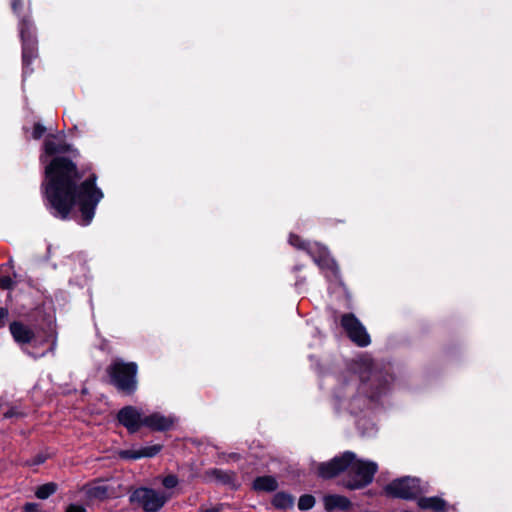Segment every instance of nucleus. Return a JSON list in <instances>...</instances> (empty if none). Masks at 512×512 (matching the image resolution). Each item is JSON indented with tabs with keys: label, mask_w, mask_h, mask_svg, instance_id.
Here are the masks:
<instances>
[{
	"label": "nucleus",
	"mask_w": 512,
	"mask_h": 512,
	"mask_svg": "<svg viewBox=\"0 0 512 512\" xmlns=\"http://www.w3.org/2000/svg\"><path fill=\"white\" fill-rule=\"evenodd\" d=\"M171 497L172 493L170 492L140 487L131 494L130 501L140 506L145 512H157Z\"/></svg>",
	"instance_id": "4"
},
{
	"label": "nucleus",
	"mask_w": 512,
	"mask_h": 512,
	"mask_svg": "<svg viewBox=\"0 0 512 512\" xmlns=\"http://www.w3.org/2000/svg\"><path fill=\"white\" fill-rule=\"evenodd\" d=\"M361 379L366 380V379H368V377H366L365 375H361Z\"/></svg>",
	"instance_id": "34"
},
{
	"label": "nucleus",
	"mask_w": 512,
	"mask_h": 512,
	"mask_svg": "<svg viewBox=\"0 0 512 512\" xmlns=\"http://www.w3.org/2000/svg\"><path fill=\"white\" fill-rule=\"evenodd\" d=\"M384 381H385L386 384H388V383H390L392 381V377L390 375H386L384 377Z\"/></svg>",
	"instance_id": "32"
},
{
	"label": "nucleus",
	"mask_w": 512,
	"mask_h": 512,
	"mask_svg": "<svg viewBox=\"0 0 512 512\" xmlns=\"http://www.w3.org/2000/svg\"><path fill=\"white\" fill-rule=\"evenodd\" d=\"M278 483L272 476L258 477L253 482V488L257 491L271 492L276 490Z\"/></svg>",
	"instance_id": "15"
},
{
	"label": "nucleus",
	"mask_w": 512,
	"mask_h": 512,
	"mask_svg": "<svg viewBox=\"0 0 512 512\" xmlns=\"http://www.w3.org/2000/svg\"><path fill=\"white\" fill-rule=\"evenodd\" d=\"M421 509H428L434 512H443L446 510V502L439 497H421L417 501Z\"/></svg>",
	"instance_id": "13"
},
{
	"label": "nucleus",
	"mask_w": 512,
	"mask_h": 512,
	"mask_svg": "<svg viewBox=\"0 0 512 512\" xmlns=\"http://www.w3.org/2000/svg\"><path fill=\"white\" fill-rule=\"evenodd\" d=\"M324 505L327 510H345L349 507V500L340 495H328L324 498Z\"/></svg>",
	"instance_id": "16"
},
{
	"label": "nucleus",
	"mask_w": 512,
	"mask_h": 512,
	"mask_svg": "<svg viewBox=\"0 0 512 512\" xmlns=\"http://www.w3.org/2000/svg\"><path fill=\"white\" fill-rule=\"evenodd\" d=\"M0 286L3 289H11L13 286V281L10 277H2L0 279Z\"/></svg>",
	"instance_id": "26"
},
{
	"label": "nucleus",
	"mask_w": 512,
	"mask_h": 512,
	"mask_svg": "<svg viewBox=\"0 0 512 512\" xmlns=\"http://www.w3.org/2000/svg\"><path fill=\"white\" fill-rule=\"evenodd\" d=\"M289 243L296 248L306 250L330 282L339 281L337 264L334 259L330 257L324 246L318 243L302 242L300 238L294 234L289 236Z\"/></svg>",
	"instance_id": "2"
},
{
	"label": "nucleus",
	"mask_w": 512,
	"mask_h": 512,
	"mask_svg": "<svg viewBox=\"0 0 512 512\" xmlns=\"http://www.w3.org/2000/svg\"><path fill=\"white\" fill-rule=\"evenodd\" d=\"M352 464V453L347 451L328 462L316 464L315 470L319 477L330 479L345 471Z\"/></svg>",
	"instance_id": "7"
},
{
	"label": "nucleus",
	"mask_w": 512,
	"mask_h": 512,
	"mask_svg": "<svg viewBox=\"0 0 512 512\" xmlns=\"http://www.w3.org/2000/svg\"><path fill=\"white\" fill-rule=\"evenodd\" d=\"M57 490V485L53 482L43 484L39 486L35 492V495L39 499H47L53 495Z\"/></svg>",
	"instance_id": "19"
},
{
	"label": "nucleus",
	"mask_w": 512,
	"mask_h": 512,
	"mask_svg": "<svg viewBox=\"0 0 512 512\" xmlns=\"http://www.w3.org/2000/svg\"><path fill=\"white\" fill-rule=\"evenodd\" d=\"M162 449L159 444L145 446L141 449H126L119 452L122 459L137 460L144 457H153L157 455Z\"/></svg>",
	"instance_id": "12"
},
{
	"label": "nucleus",
	"mask_w": 512,
	"mask_h": 512,
	"mask_svg": "<svg viewBox=\"0 0 512 512\" xmlns=\"http://www.w3.org/2000/svg\"><path fill=\"white\" fill-rule=\"evenodd\" d=\"M315 504V499L311 495H302L298 502V507L300 510H309Z\"/></svg>",
	"instance_id": "21"
},
{
	"label": "nucleus",
	"mask_w": 512,
	"mask_h": 512,
	"mask_svg": "<svg viewBox=\"0 0 512 512\" xmlns=\"http://www.w3.org/2000/svg\"><path fill=\"white\" fill-rule=\"evenodd\" d=\"M117 419L129 433H136L144 427L145 415L137 407L125 406L118 412Z\"/></svg>",
	"instance_id": "8"
},
{
	"label": "nucleus",
	"mask_w": 512,
	"mask_h": 512,
	"mask_svg": "<svg viewBox=\"0 0 512 512\" xmlns=\"http://www.w3.org/2000/svg\"><path fill=\"white\" fill-rule=\"evenodd\" d=\"M176 418L173 415H163L159 412H154L145 415L144 427L153 431H166L173 427Z\"/></svg>",
	"instance_id": "10"
},
{
	"label": "nucleus",
	"mask_w": 512,
	"mask_h": 512,
	"mask_svg": "<svg viewBox=\"0 0 512 512\" xmlns=\"http://www.w3.org/2000/svg\"><path fill=\"white\" fill-rule=\"evenodd\" d=\"M272 504L277 509H288L294 505V498L284 492L276 493L272 499Z\"/></svg>",
	"instance_id": "17"
},
{
	"label": "nucleus",
	"mask_w": 512,
	"mask_h": 512,
	"mask_svg": "<svg viewBox=\"0 0 512 512\" xmlns=\"http://www.w3.org/2000/svg\"><path fill=\"white\" fill-rule=\"evenodd\" d=\"M222 509H223V505H218V506L202 509L201 512H221Z\"/></svg>",
	"instance_id": "28"
},
{
	"label": "nucleus",
	"mask_w": 512,
	"mask_h": 512,
	"mask_svg": "<svg viewBox=\"0 0 512 512\" xmlns=\"http://www.w3.org/2000/svg\"><path fill=\"white\" fill-rule=\"evenodd\" d=\"M362 361H363V366H365V367H366V368H368V369H370V368H371V364H372V362H371V359H370V358H368V357H364V358L362 359Z\"/></svg>",
	"instance_id": "31"
},
{
	"label": "nucleus",
	"mask_w": 512,
	"mask_h": 512,
	"mask_svg": "<svg viewBox=\"0 0 512 512\" xmlns=\"http://www.w3.org/2000/svg\"><path fill=\"white\" fill-rule=\"evenodd\" d=\"M211 474L215 477L216 480L222 483H229L232 480V475L222 470L215 469L211 472Z\"/></svg>",
	"instance_id": "22"
},
{
	"label": "nucleus",
	"mask_w": 512,
	"mask_h": 512,
	"mask_svg": "<svg viewBox=\"0 0 512 512\" xmlns=\"http://www.w3.org/2000/svg\"><path fill=\"white\" fill-rule=\"evenodd\" d=\"M70 149L62 135H49L45 139L41 162L46 163L48 156H56L45 166L42 187L52 215L64 220L77 207L81 212L80 224L87 226L95 215L103 193L96 187L95 177L81 181L76 165L68 158L60 156Z\"/></svg>",
	"instance_id": "1"
},
{
	"label": "nucleus",
	"mask_w": 512,
	"mask_h": 512,
	"mask_svg": "<svg viewBox=\"0 0 512 512\" xmlns=\"http://www.w3.org/2000/svg\"><path fill=\"white\" fill-rule=\"evenodd\" d=\"M354 343L365 347L371 343L369 334L365 327L354 317Z\"/></svg>",
	"instance_id": "14"
},
{
	"label": "nucleus",
	"mask_w": 512,
	"mask_h": 512,
	"mask_svg": "<svg viewBox=\"0 0 512 512\" xmlns=\"http://www.w3.org/2000/svg\"><path fill=\"white\" fill-rule=\"evenodd\" d=\"M137 370L136 363L121 359L114 360L107 368L111 383L126 394H132L137 389Z\"/></svg>",
	"instance_id": "3"
},
{
	"label": "nucleus",
	"mask_w": 512,
	"mask_h": 512,
	"mask_svg": "<svg viewBox=\"0 0 512 512\" xmlns=\"http://www.w3.org/2000/svg\"><path fill=\"white\" fill-rule=\"evenodd\" d=\"M378 469L375 462L354 457V489L362 488L372 482Z\"/></svg>",
	"instance_id": "9"
},
{
	"label": "nucleus",
	"mask_w": 512,
	"mask_h": 512,
	"mask_svg": "<svg viewBox=\"0 0 512 512\" xmlns=\"http://www.w3.org/2000/svg\"><path fill=\"white\" fill-rule=\"evenodd\" d=\"M85 491L91 498H104L107 495V488L99 484L86 485Z\"/></svg>",
	"instance_id": "20"
},
{
	"label": "nucleus",
	"mask_w": 512,
	"mask_h": 512,
	"mask_svg": "<svg viewBox=\"0 0 512 512\" xmlns=\"http://www.w3.org/2000/svg\"><path fill=\"white\" fill-rule=\"evenodd\" d=\"M338 320L340 327L343 329V332L349 339H352V314L343 313L338 315L335 313V321L337 322Z\"/></svg>",
	"instance_id": "18"
},
{
	"label": "nucleus",
	"mask_w": 512,
	"mask_h": 512,
	"mask_svg": "<svg viewBox=\"0 0 512 512\" xmlns=\"http://www.w3.org/2000/svg\"><path fill=\"white\" fill-rule=\"evenodd\" d=\"M24 511L25 512H39L40 511L39 504H37V503H26L25 506H24Z\"/></svg>",
	"instance_id": "27"
},
{
	"label": "nucleus",
	"mask_w": 512,
	"mask_h": 512,
	"mask_svg": "<svg viewBox=\"0 0 512 512\" xmlns=\"http://www.w3.org/2000/svg\"><path fill=\"white\" fill-rule=\"evenodd\" d=\"M65 512H86V509L82 504H70Z\"/></svg>",
	"instance_id": "25"
},
{
	"label": "nucleus",
	"mask_w": 512,
	"mask_h": 512,
	"mask_svg": "<svg viewBox=\"0 0 512 512\" xmlns=\"http://www.w3.org/2000/svg\"><path fill=\"white\" fill-rule=\"evenodd\" d=\"M9 328L14 341L19 345L28 344L35 337L34 331L22 322L14 321Z\"/></svg>",
	"instance_id": "11"
},
{
	"label": "nucleus",
	"mask_w": 512,
	"mask_h": 512,
	"mask_svg": "<svg viewBox=\"0 0 512 512\" xmlns=\"http://www.w3.org/2000/svg\"><path fill=\"white\" fill-rule=\"evenodd\" d=\"M19 30L22 39L23 74L25 76L28 73V66L37 55V43L33 35V24L29 19L20 20Z\"/></svg>",
	"instance_id": "5"
},
{
	"label": "nucleus",
	"mask_w": 512,
	"mask_h": 512,
	"mask_svg": "<svg viewBox=\"0 0 512 512\" xmlns=\"http://www.w3.org/2000/svg\"><path fill=\"white\" fill-rule=\"evenodd\" d=\"M21 5V0H12V9L15 13H18V7Z\"/></svg>",
	"instance_id": "30"
},
{
	"label": "nucleus",
	"mask_w": 512,
	"mask_h": 512,
	"mask_svg": "<svg viewBox=\"0 0 512 512\" xmlns=\"http://www.w3.org/2000/svg\"><path fill=\"white\" fill-rule=\"evenodd\" d=\"M45 131H46V128L43 125H41L39 123L35 124L33 133H32L33 138H35V139L41 138L44 135Z\"/></svg>",
	"instance_id": "24"
},
{
	"label": "nucleus",
	"mask_w": 512,
	"mask_h": 512,
	"mask_svg": "<svg viewBox=\"0 0 512 512\" xmlns=\"http://www.w3.org/2000/svg\"><path fill=\"white\" fill-rule=\"evenodd\" d=\"M8 316V310L5 308H0V325H4V320Z\"/></svg>",
	"instance_id": "29"
},
{
	"label": "nucleus",
	"mask_w": 512,
	"mask_h": 512,
	"mask_svg": "<svg viewBox=\"0 0 512 512\" xmlns=\"http://www.w3.org/2000/svg\"><path fill=\"white\" fill-rule=\"evenodd\" d=\"M373 379L380 383V375L378 373L373 374Z\"/></svg>",
	"instance_id": "33"
},
{
	"label": "nucleus",
	"mask_w": 512,
	"mask_h": 512,
	"mask_svg": "<svg viewBox=\"0 0 512 512\" xmlns=\"http://www.w3.org/2000/svg\"><path fill=\"white\" fill-rule=\"evenodd\" d=\"M421 491L419 480L411 477L396 479L385 487L387 495L403 499H411Z\"/></svg>",
	"instance_id": "6"
},
{
	"label": "nucleus",
	"mask_w": 512,
	"mask_h": 512,
	"mask_svg": "<svg viewBox=\"0 0 512 512\" xmlns=\"http://www.w3.org/2000/svg\"><path fill=\"white\" fill-rule=\"evenodd\" d=\"M179 481L175 475H167L162 479V484L166 489H173L178 485Z\"/></svg>",
	"instance_id": "23"
}]
</instances>
